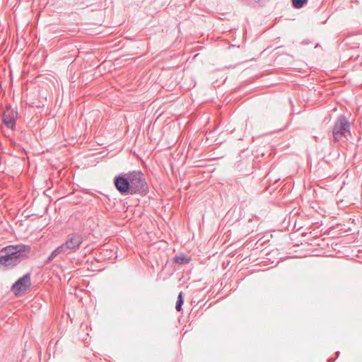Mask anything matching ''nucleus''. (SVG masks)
Segmentation results:
<instances>
[{
    "label": "nucleus",
    "mask_w": 362,
    "mask_h": 362,
    "mask_svg": "<svg viewBox=\"0 0 362 362\" xmlns=\"http://www.w3.org/2000/svg\"><path fill=\"white\" fill-rule=\"evenodd\" d=\"M307 2L308 0H292V4L296 8H302Z\"/></svg>",
    "instance_id": "obj_10"
},
{
    "label": "nucleus",
    "mask_w": 362,
    "mask_h": 362,
    "mask_svg": "<svg viewBox=\"0 0 362 362\" xmlns=\"http://www.w3.org/2000/svg\"><path fill=\"white\" fill-rule=\"evenodd\" d=\"M31 247L28 245H8L0 250V264L14 267L28 257Z\"/></svg>",
    "instance_id": "obj_1"
},
{
    "label": "nucleus",
    "mask_w": 362,
    "mask_h": 362,
    "mask_svg": "<svg viewBox=\"0 0 362 362\" xmlns=\"http://www.w3.org/2000/svg\"><path fill=\"white\" fill-rule=\"evenodd\" d=\"M83 243V238L78 233L73 234L64 243L66 248L69 250L78 249L81 243Z\"/></svg>",
    "instance_id": "obj_6"
},
{
    "label": "nucleus",
    "mask_w": 362,
    "mask_h": 362,
    "mask_svg": "<svg viewBox=\"0 0 362 362\" xmlns=\"http://www.w3.org/2000/svg\"><path fill=\"white\" fill-rule=\"evenodd\" d=\"M17 117L18 112L16 111L11 108H6L4 112L2 120L16 121Z\"/></svg>",
    "instance_id": "obj_7"
},
{
    "label": "nucleus",
    "mask_w": 362,
    "mask_h": 362,
    "mask_svg": "<svg viewBox=\"0 0 362 362\" xmlns=\"http://www.w3.org/2000/svg\"><path fill=\"white\" fill-rule=\"evenodd\" d=\"M129 180L130 194H146L148 192V187L144 175L140 170L128 172Z\"/></svg>",
    "instance_id": "obj_2"
},
{
    "label": "nucleus",
    "mask_w": 362,
    "mask_h": 362,
    "mask_svg": "<svg viewBox=\"0 0 362 362\" xmlns=\"http://www.w3.org/2000/svg\"><path fill=\"white\" fill-rule=\"evenodd\" d=\"M57 252L59 255H65L69 252L68 248H66L64 243L62 244L60 246L56 248Z\"/></svg>",
    "instance_id": "obj_11"
},
{
    "label": "nucleus",
    "mask_w": 362,
    "mask_h": 362,
    "mask_svg": "<svg viewBox=\"0 0 362 362\" xmlns=\"http://www.w3.org/2000/svg\"><path fill=\"white\" fill-rule=\"evenodd\" d=\"M117 190L123 195L130 194L129 180L127 173H121L114 179Z\"/></svg>",
    "instance_id": "obj_4"
},
{
    "label": "nucleus",
    "mask_w": 362,
    "mask_h": 362,
    "mask_svg": "<svg viewBox=\"0 0 362 362\" xmlns=\"http://www.w3.org/2000/svg\"><path fill=\"white\" fill-rule=\"evenodd\" d=\"M184 303V299L182 297V293L180 292L178 295L177 300L175 305V309L177 311L180 312L182 310V306Z\"/></svg>",
    "instance_id": "obj_9"
},
{
    "label": "nucleus",
    "mask_w": 362,
    "mask_h": 362,
    "mask_svg": "<svg viewBox=\"0 0 362 362\" xmlns=\"http://www.w3.org/2000/svg\"><path fill=\"white\" fill-rule=\"evenodd\" d=\"M3 122L11 129H13L16 127V121L3 120Z\"/></svg>",
    "instance_id": "obj_13"
},
{
    "label": "nucleus",
    "mask_w": 362,
    "mask_h": 362,
    "mask_svg": "<svg viewBox=\"0 0 362 362\" xmlns=\"http://www.w3.org/2000/svg\"><path fill=\"white\" fill-rule=\"evenodd\" d=\"M349 135H351V124L345 115H341L337 117L333 126V141L338 142L344 139H347Z\"/></svg>",
    "instance_id": "obj_3"
},
{
    "label": "nucleus",
    "mask_w": 362,
    "mask_h": 362,
    "mask_svg": "<svg viewBox=\"0 0 362 362\" xmlns=\"http://www.w3.org/2000/svg\"><path fill=\"white\" fill-rule=\"evenodd\" d=\"M339 351H337V357H338V356H339Z\"/></svg>",
    "instance_id": "obj_16"
},
{
    "label": "nucleus",
    "mask_w": 362,
    "mask_h": 362,
    "mask_svg": "<svg viewBox=\"0 0 362 362\" xmlns=\"http://www.w3.org/2000/svg\"><path fill=\"white\" fill-rule=\"evenodd\" d=\"M336 358H330L328 360V362H334Z\"/></svg>",
    "instance_id": "obj_15"
},
{
    "label": "nucleus",
    "mask_w": 362,
    "mask_h": 362,
    "mask_svg": "<svg viewBox=\"0 0 362 362\" xmlns=\"http://www.w3.org/2000/svg\"><path fill=\"white\" fill-rule=\"evenodd\" d=\"M31 286V279L30 273L24 274L19 278L11 286V291L15 295H18L21 292L27 291Z\"/></svg>",
    "instance_id": "obj_5"
},
{
    "label": "nucleus",
    "mask_w": 362,
    "mask_h": 362,
    "mask_svg": "<svg viewBox=\"0 0 362 362\" xmlns=\"http://www.w3.org/2000/svg\"><path fill=\"white\" fill-rule=\"evenodd\" d=\"M245 4H249L250 2V0H242Z\"/></svg>",
    "instance_id": "obj_14"
},
{
    "label": "nucleus",
    "mask_w": 362,
    "mask_h": 362,
    "mask_svg": "<svg viewBox=\"0 0 362 362\" xmlns=\"http://www.w3.org/2000/svg\"><path fill=\"white\" fill-rule=\"evenodd\" d=\"M191 258L184 254H180L175 257V262L179 264H186L189 262Z\"/></svg>",
    "instance_id": "obj_8"
},
{
    "label": "nucleus",
    "mask_w": 362,
    "mask_h": 362,
    "mask_svg": "<svg viewBox=\"0 0 362 362\" xmlns=\"http://www.w3.org/2000/svg\"><path fill=\"white\" fill-rule=\"evenodd\" d=\"M59 254L58 252H57L56 249L52 251V252L49 255V256L47 258V259L45 261V264H49L50 262H52L54 259L58 256Z\"/></svg>",
    "instance_id": "obj_12"
}]
</instances>
